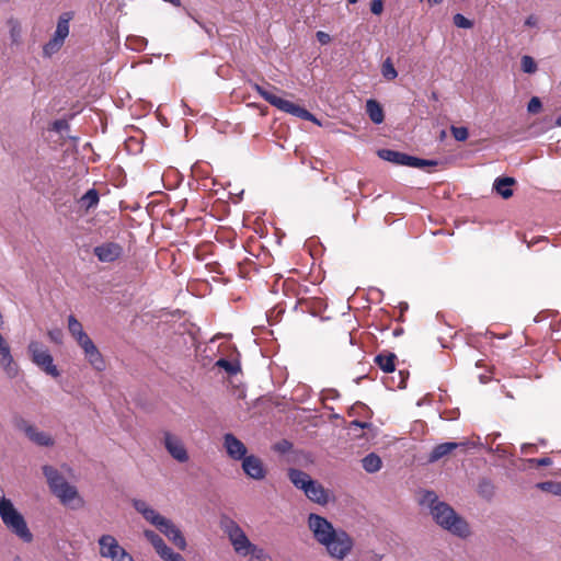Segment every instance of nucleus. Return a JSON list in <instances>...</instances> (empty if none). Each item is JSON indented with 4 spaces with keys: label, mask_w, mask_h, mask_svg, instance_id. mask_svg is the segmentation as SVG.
Listing matches in <instances>:
<instances>
[{
    "label": "nucleus",
    "mask_w": 561,
    "mask_h": 561,
    "mask_svg": "<svg viewBox=\"0 0 561 561\" xmlns=\"http://www.w3.org/2000/svg\"><path fill=\"white\" fill-rule=\"evenodd\" d=\"M308 527L331 558L344 560L351 553L353 538L345 530L335 529L327 518L311 513L308 517Z\"/></svg>",
    "instance_id": "1"
},
{
    "label": "nucleus",
    "mask_w": 561,
    "mask_h": 561,
    "mask_svg": "<svg viewBox=\"0 0 561 561\" xmlns=\"http://www.w3.org/2000/svg\"><path fill=\"white\" fill-rule=\"evenodd\" d=\"M425 497L433 503L431 513L434 520L440 527L460 538H467L470 535L469 524L459 516L451 506L445 502H436L434 492H427Z\"/></svg>",
    "instance_id": "2"
},
{
    "label": "nucleus",
    "mask_w": 561,
    "mask_h": 561,
    "mask_svg": "<svg viewBox=\"0 0 561 561\" xmlns=\"http://www.w3.org/2000/svg\"><path fill=\"white\" fill-rule=\"evenodd\" d=\"M0 517L4 526L24 542L33 540V534L27 527L23 515L14 507L11 500L2 496L0 499Z\"/></svg>",
    "instance_id": "3"
},
{
    "label": "nucleus",
    "mask_w": 561,
    "mask_h": 561,
    "mask_svg": "<svg viewBox=\"0 0 561 561\" xmlns=\"http://www.w3.org/2000/svg\"><path fill=\"white\" fill-rule=\"evenodd\" d=\"M290 482L312 502L325 505L328 503V493L321 483L313 480L307 472L289 468L287 472Z\"/></svg>",
    "instance_id": "4"
},
{
    "label": "nucleus",
    "mask_w": 561,
    "mask_h": 561,
    "mask_svg": "<svg viewBox=\"0 0 561 561\" xmlns=\"http://www.w3.org/2000/svg\"><path fill=\"white\" fill-rule=\"evenodd\" d=\"M254 89L266 102H268L271 105L275 106L279 111L291 114L294 116H297L309 122H313L316 124H320L316 116L305 107H301L280 96H277L276 94L264 89L260 84H254Z\"/></svg>",
    "instance_id": "5"
},
{
    "label": "nucleus",
    "mask_w": 561,
    "mask_h": 561,
    "mask_svg": "<svg viewBox=\"0 0 561 561\" xmlns=\"http://www.w3.org/2000/svg\"><path fill=\"white\" fill-rule=\"evenodd\" d=\"M220 526L238 554L247 557L259 548L249 540L245 533L233 519L224 517Z\"/></svg>",
    "instance_id": "6"
},
{
    "label": "nucleus",
    "mask_w": 561,
    "mask_h": 561,
    "mask_svg": "<svg viewBox=\"0 0 561 561\" xmlns=\"http://www.w3.org/2000/svg\"><path fill=\"white\" fill-rule=\"evenodd\" d=\"M43 473L47 479L51 492L59 497L64 504H69L78 496L77 489L70 485L54 467L44 466Z\"/></svg>",
    "instance_id": "7"
},
{
    "label": "nucleus",
    "mask_w": 561,
    "mask_h": 561,
    "mask_svg": "<svg viewBox=\"0 0 561 561\" xmlns=\"http://www.w3.org/2000/svg\"><path fill=\"white\" fill-rule=\"evenodd\" d=\"M135 510L142 515V517L153 525L165 537L176 527L173 522L160 515L156 510L151 508L145 501L135 500L133 502Z\"/></svg>",
    "instance_id": "8"
},
{
    "label": "nucleus",
    "mask_w": 561,
    "mask_h": 561,
    "mask_svg": "<svg viewBox=\"0 0 561 561\" xmlns=\"http://www.w3.org/2000/svg\"><path fill=\"white\" fill-rule=\"evenodd\" d=\"M135 510L142 515V517L153 525L165 537L176 527L173 522L160 515L156 510L151 508L145 501L135 500L133 502Z\"/></svg>",
    "instance_id": "9"
},
{
    "label": "nucleus",
    "mask_w": 561,
    "mask_h": 561,
    "mask_svg": "<svg viewBox=\"0 0 561 561\" xmlns=\"http://www.w3.org/2000/svg\"><path fill=\"white\" fill-rule=\"evenodd\" d=\"M99 553L102 558L111 561H135L112 535H102L99 540Z\"/></svg>",
    "instance_id": "10"
},
{
    "label": "nucleus",
    "mask_w": 561,
    "mask_h": 561,
    "mask_svg": "<svg viewBox=\"0 0 561 561\" xmlns=\"http://www.w3.org/2000/svg\"><path fill=\"white\" fill-rule=\"evenodd\" d=\"M28 353L32 362L37 365L42 370L51 377H58L59 370L54 365V359L47 347L37 341H32L28 344Z\"/></svg>",
    "instance_id": "11"
},
{
    "label": "nucleus",
    "mask_w": 561,
    "mask_h": 561,
    "mask_svg": "<svg viewBox=\"0 0 561 561\" xmlns=\"http://www.w3.org/2000/svg\"><path fill=\"white\" fill-rule=\"evenodd\" d=\"M14 426L16 430L23 432L31 442L38 446L50 447L55 443L49 434L38 431L36 426L23 417H15Z\"/></svg>",
    "instance_id": "12"
},
{
    "label": "nucleus",
    "mask_w": 561,
    "mask_h": 561,
    "mask_svg": "<svg viewBox=\"0 0 561 561\" xmlns=\"http://www.w3.org/2000/svg\"><path fill=\"white\" fill-rule=\"evenodd\" d=\"M93 254L101 263H115L123 257L124 247L115 241H106L94 247Z\"/></svg>",
    "instance_id": "13"
},
{
    "label": "nucleus",
    "mask_w": 561,
    "mask_h": 561,
    "mask_svg": "<svg viewBox=\"0 0 561 561\" xmlns=\"http://www.w3.org/2000/svg\"><path fill=\"white\" fill-rule=\"evenodd\" d=\"M222 446L228 457L234 461H241L244 457L248 456L247 446L232 433H226L222 436Z\"/></svg>",
    "instance_id": "14"
},
{
    "label": "nucleus",
    "mask_w": 561,
    "mask_h": 561,
    "mask_svg": "<svg viewBox=\"0 0 561 561\" xmlns=\"http://www.w3.org/2000/svg\"><path fill=\"white\" fill-rule=\"evenodd\" d=\"M242 470L251 479L263 480L267 470L262 459L255 455H248L242 460Z\"/></svg>",
    "instance_id": "15"
},
{
    "label": "nucleus",
    "mask_w": 561,
    "mask_h": 561,
    "mask_svg": "<svg viewBox=\"0 0 561 561\" xmlns=\"http://www.w3.org/2000/svg\"><path fill=\"white\" fill-rule=\"evenodd\" d=\"M164 447L179 462H186L188 460V454L183 442L169 432L164 433Z\"/></svg>",
    "instance_id": "16"
},
{
    "label": "nucleus",
    "mask_w": 561,
    "mask_h": 561,
    "mask_svg": "<svg viewBox=\"0 0 561 561\" xmlns=\"http://www.w3.org/2000/svg\"><path fill=\"white\" fill-rule=\"evenodd\" d=\"M83 350L85 358L93 366L94 369L102 371L105 368V362L102 354L91 339L80 345Z\"/></svg>",
    "instance_id": "17"
},
{
    "label": "nucleus",
    "mask_w": 561,
    "mask_h": 561,
    "mask_svg": "<svg viewBox=\"0 0 561 561\" xmlns=\"http://www.w3.org/2000/svg\"><path fill=\"white\" fill-rule=\"evenodd\" d=\"M144 536L152 545L156 552L160 556L161 559L165 558V556L172 550L170 547L167 546L164 540L153 530L146 529L144 531Z\"/></svg>",
    "instance_id": "18"
},
{
    "label": "nucleus",
    "mask_w": 561,
    "mask_h": 561,
    "mask_svg": "<svg viewBox=\"0 0 561 561\" xmlns=\"http://www.w3.org/2000/svg\"><path fill=\"white\" fill-rule=\"evenodd\" d=\"M397 355L394 353L383 351L375 356V364L385 373H392L396 370Z\"/></svg>",
    "instance_id": "19"
},
{
    "label": "nucleus",
    "mask_w": 561,
    "mask_h": 561,
    "mask_svg": "<svg viewBox=\"0 0 561 561\" xmlns=\"http://www.w3.org/2000/svg\"><path fill=\"white\" fill-rule=\"evenodd\" d=\"M516 183L514 178L500 176L494 181L493 188L495 192L507 199L513 196V190L511 188Z\"/></svg>",
    "instance_id": "20"
},
{
    "label": "nucleus",
    "mask_w": 561,
    "mask_h": 561,
    "mask_svg": "<svg viewBox=\"0 0 561 561\" xmlns=\"http://www.w3.org/2000/svg\"><path fill=\"white\" fill-rule=\"evenodd\" d=\"M68 330L79 345L90 339L89 335L84 332L80 321L73 314L68 317Z\"/></svg>",
    "instance_id": "21"
},
{
    "label": "nucleus",
    "mask_w": 561,
    "mask_h": 561,
    "mask_svg": "<svg viewBox=\"0 0 561 561\" xmlns=\"http://www.w3.org/2000/svg\"><path fill=\"white\" fill-rule=\"evenodd\" d=\"M459 444L447 442L436 445L428 456L430 462H435L455 450Z\"/></svg>",
    "instance_id": "22"
},
{
    "label": "nucleus",
    "mask_w": 561,
    "mask_h": 561,
    "mask_svg": "<svg viewBox=\"0 0 561 561\" xmlns=\"http://www.w3.org/2000/svg\"><path fill=\"white\" fill-rule=\"evenodd\" d=\"M378 156L386 161H389L397 165H407L408 153L391 150V149H381L378 151Z\"/></svg>",
    "instance_id": "23"
},
{
    "label": "nucleus",
    "mask_w": 561,
    "mask_h": 561,
    "mask_svg": "<svg viewBox=\"0 0 561 561\" xmlns=\"http://www.w3.org/2000/svg\"><path fill=\"white\" fill-rule=\"evenodd\" d=\"M72 19V14L70 12H66L61 14L57 22V27L54 34V37L65 42L66 37L69 34V22Z\"/></svg>",
    "instance_id": "24"
},
{
    "label": "nucleus",
    "mask_w": 561,
    "mask_h": 561,
    "mask_svg": "<svg viewBox=\"0 0 561 561\" xmlns=\"http://www.w3.org/2000/svg\"><path fill=\"white\" fill-rule=\"evenodd\" d=\"M366 112L375 124H381L385 119L383 110L376 100L370 99L366 102Z\"/></svg>",
    "instance_id": "25"
},
{
    "label": "nucleus",
    "mask_w": 561,
    "mask_h": 561,
    "mask_svg": "<svg viewBox=\"0 0 561 561\" xmlns=\"http://www.w3.org/2000/svg\"><path fill=\"white\" fill-rule=\"evenodd\" d=\"M362 466L365 471L375 473L381 469L382 461L377 454L370 453L362 459Z\"/></svg>",
    "instance_id": "26"
},
{
    "label": "nucleus",
    "mask_w": 561,
    "mask_h": 561,
    "mask_svg": "<svg viewBox=\"0 0 561 561\" xmlns=\"http://www.w3.org/2000/svg\"><path fill=\"white\" fill-rule=\"evenodd\" d=\"M100 195L95 188H90L84 195L81 196L79 203L82 208L89 210L99 204Z\"/></svg>",
    "instance_id": "27"
},
{
    "label": "nucleus",
    "mask_w": 561,
    "mask_h": 561,
    "mask_svg": "<svg viewBox=\"0 0 561 561\" xmlns=\"http://www.w3.org/2000/svg\"><path fill=\"white\" fill-rule=\"evenodd\" d=\"M215 365L226 370L229 375H237L241 370L240 363L238 360L219 358Z\"/></svg>",
    "instance_id": "28"
},
{
    "label": "nucleus",
    "mask_w": 561,
    "mask_h": 561,
    "mask_svg": "<svg viewBox=\"0 0 561 561\" xmlns=\"http://www.w3.org/2000/svg\"><path fill=\"white\" fill-rule=\"evenodd\" d=\"M167 538L179 549V550H185L186 549V540L182 534V531L175 527L171 533L170 536H167Z\"/></svg>",
    "instance_id": "29"
},
{
    "label": "nucleus",
    "mask_w": 561,
    "mask_h": 561,
    "mask_svg": "<svg viewBox=\"0 0 561 561\" xmlns=\"http://www.w3.org/2000/svg\"><path fill=\"white\" fill-rule=\"evenodd\" d=\"M167 538L179 549V550H185L186 549V540L182 534V531L175 527L171 533L170 536H167Z\"/></svg>",
    "instance_id": "30"
},
{
    "label": "nucleus",
    "mask_w": 561,
    "mask_h": 561,
    "mask_svg": "<svg viewBox=\"0 0 561 561\" xmlns=\"http://www.w3.org/2000/svg\"><path fill=\"white\" fill-rule=\"evenodd\" d=\"M435 165H437V161H435V160L421 159V158L413 157L410 154L408 156L407 167L422 169L425 167H435Z\"/></svg>",
    "instance_id": "31"
},
{
    "label": "nucleus",
    "mask_w": 561,
    "mask_h": 561,
    "mask_svg": "<svg viewBox=\"0 0 561 561\" xmlns=\"http://www.w3.org/2000/svg\"><path fill=\"white\" fill-rule=\"evenodd\" d=\"M381 73L386 80H394L398 76V72L391 61L390 58H387L381 66Z\"/></svg>",
    "instance_id": "32"
},
{
    "label": "nucleus",
    "mask_w": 561,
    "mask_h": 561,
    "mask_svg": "<svg viewBox=\"0 0 561 561\" xmlns=\"http://www.w3.org/2000/svg\"><path fill=\"white\" fill-rule=\"evenodd\" d=\"M62 45H64V42H61L53 36V38L44 45L43 53L45 56L50 57L53 54L57 53L61 48Z\"/></svg>",
    "instance_id": "33"
},
{
    "label": "nucleus",
    "mask_w": 561,
    "mask_h": 561,
    "mask_svg": "<svg viewBox=\"0 0 561 561\" xmlns=\"http://www.w3.org/2000/svg\"><path fill=\"white\" fill-rule=\"evenodd\" d=\"M522 70L526 73H534L537 70V64L530 56H523L520 60Z\"/></svg>",
    "instance_id": "34"
},
{
    "label": "nucleus",
    "mask_w": 561,
    "mask_h": 561,
    "mask_svg": "<svg viewBox=\"0 0 561 561\" xmlns=\"http://www.w3.org/2000/svg\"><path fill=\"white\" fill-rule=\"evenodd\" d=\"M537 486L542 491L550 492L556 495H561V483L548 481L538 483Z\"/></svg>",
    "instance_id": "35"
},
{
    "label": "nucleus",
    "mask_w": 561,
    "mask_h": 561,
    "mask_svg": "<svg viewBox=\"0 0 561 561\" xmlns=\"http://www.w3.org/2000/svg\"><path fill=\"white\" fill-rule=\"evenodd\" d=\"M453 21L454 24L460 28H471L473 26L472 21L460 13L455 14Z\"/></svg>",
    "instance_id": "36"
},
{
    "label": "nucleus",
    "mask_w": 561,
    "mask_h": 561,
    "mask_svg": "<svg viewBox=\"0 0 561 561\" xmlns=\"http://www.w3.org/2000/svg\"><path fill=\"white\" fill-rule=\"evenodd\" d=\"M451 134H453L454 138L458 141H465V140H467V138L469 136L468 128H466V127L453 126Z\"/></svg>",
    "instance_id": "37"
},
{
    "label": "nucleus",
    "mask_w": 561,
    "mask_h": 561,
    "mask_svg": "<svg viewBox=\"0 0 561 561\" xmlns=\"http://www.w3.org/2000/svg\"><path fill=\"white\" fill-rule=\"evenodd\" d=\"M250 561H272L271 556H268L262 548H257L255 551L251 552Z\"/></svg>",
    "instance_id": "38"
},
{
    "label": "nucleus",
    "mask_w": 561,
    "mask_h": 561,
    "mask_svg": "<svg viewBox=\"0 0 561 561\" xmlns=\"http://www.w3.org/2000/svg\"><path fill=\"white\" fill-rule=\"evenodd\" d=\"M542 104L538 96H533L527 105V111L530 114H537L541 111Z\"/></svg>",
    "instance_id": "39"
},
{
    "label": "nucleus",
    "mask_w": 561,
    "mask_h": 561,
    "mask_svg": "<svg viewBox=\"0 0 561 561\" xmlns=\"http://www.w3.org/2000/svg\"><path fill=\"white\" fill-rule=\"evenodd\" d=\"M47 335L50 339V341L54 342L55 344L60 345L62 343L64 333H62L61 329L49 330L47 332Z\"/></svg>",
    "instance_id": "40"
},
{
    "label": "nucleus",
    "mask_w": 561,
    "mask_h": 561,
    "mask_svg": "<svg viewBox=\"0 0 561 561\" xmlns=\"http://www.w3.org/2000/svg\"><path fill=\"white\" fill-rule=\"evenodd\" d=\"M70 128V125L69 123L66 121V119H56L53 124H51V130L54 131H57V133H62L65 130H69Z\"/></svg>",
    "instance_id": "41"
},
{
    "label": "nucleus",
    "mask_w": 561,
    "mask_h": 561,
    "mask_svg": "<svg viewBox=\"0 0 561 561\" xmlns=\"http://www.w3.org/2000/svg\"><path fill=\"white\" fill-rule=\"evenodd\" d=\"M370 11L376 15H380L383 11V1L382 0H371L370 2Z\"/></svg>",
    "instance_id": "42"
},
{
    "label": "nucleus",
    "mask_w": 561,
    "mask_h": 561,
    "mask_svg": "<svg viewBox=\"0 0 561 561\" xmlns=\"http://www.w3.org/2000/svg\"><path fill=\"white\" fill-rule=\"evenodd\" d=\"M528 461L533 465H536L537 467H547L552 463V460L549 457L529 459Z\"/></svg>",
    "instance_id": "43"
},
{
    "label": "nucleus",
    "mask_w": 561,
    "mask_h": 561,
    "mask_svg": "<svg viewBox=\"0 0 561 561\" xmlns=\"http://www.w3.org/2000/svg\"><path fill=\"white\" fill-rule=\"evenodd\" d=\"M316 36H317L318 42L321 45H327L331 41V36L328 33L323 32V31H318Z\"/></svg>",
    "instance_id": "44"
},
{
    "label": "nucleus",
    "mask_w": 561,
    "mask_h": 561,
    "mask_svg": "<svg viewBox=\"0 0 561 561\" xmlns=\"http://www.w3.org/2000/svg\"><path fill=\"white\" fill-rule=\"evenodd\" d=\"M492 484L488 481H483L479 484V492L481 494H491L492 493Z\"/></svg>",
    "instance_id": "45"
},
{
    "label": "nucleus",
    "mask_w": 561,
    "mask_h": 561,
    "mask_svg": "<svg viewBox=\"0 0 561 561\" xmlns=\"http://www.w3.org/2000/svg\"><path fill=\"white\" fill-rule=\"evenodd\" d=\"M164 561H186L180 553L174 552L171 550L165 558H163Z\"/></svg>",
    "instance_id": "46"
},
{
    "label": "nucleus",
    "mask_w": 561,
    "mask_h": 561,
    "mask_svg": "<svg viewBox=\"0 0 561 561\" xmlns=\"http://www.w3.org/2000/svg\"><path fill=\"white\" fill-rule=\"evenodd\" d=\"M371 424L370 423H367V422H360V421H357V420H354L350 423V428H367V427H370Z\"/></svg>",
    "instance_id": "47"
},
{
    "label": "nucleus",
    "mask_w": 561,
    "mask_h": 561,
    "mask_svg": "<svg viewBox=\"0 0 561 561\" xmlns=\"http://www.w3.org/2000/svg\"><path fill=\"white\" fill-rule=\"evenodd\" d=\"M399 375H400V377H401V380H400V382H399L398 387H399V388H405V382H407V379H408V377H409V371H407V370H400V371H399Z\"/></svg>",
    "instance_id": "48"
},
{
    "label": "nucleus",
    "mask_w": 561,
    "mask_h": 561,
    "mask_svg": "<svg viewBox=\"0 0 561 561\" xmlns=\"http://www.w3.org/2000/svg\"><path fill=\"white\" fill-rule=\"evenodd\" d=\"M542 240H545V238H542V237L533 239L531 241L527 242V247L531 248L534 244H536V243H538V242H540Z\"/></svg>",
    "instance_id": "49"
},
{
    "label": "nucleus",
    "mask_w": 561,
    "mask_h": 561,
    "mask_svg": "<svg viewBox=\"0 0 561 561\" xmlns=\"http://www.w3.org/2000/svg\"><path fill=\"white\" fill-rule=\"evenodd\" d=\"M402 333H403V328H401V327L396 328V329L393 330V332H392L393 336H399V335H401Z\"/></svg>",
    "instance_id": "50"
},
{
    "label": "nucleus",
    "mask_w": 561,
    "mask_h": 561,
    "mask_svg": "<svg viewBox=\"0 0 561 561\" xmlns=\"http://www.w3.org/2000/svg\"><path fill=\"white\" fill-rule=\"evenodd\" d=\"M528 449L533 450V449H535V446L534 445H524L522 447V451L525 453V454L528 453Z\"/></svg>",
    "instance_id": "51"
},
{
    "label": "nucleus",
    "mask_w": 561,
    "mask_h": 561,
    "mask_svg": "<svg viewBox=\"0 0 561 561\" xmlns=\"http://www.w3.org/2000/svg\"><path fill=\"white\" fill-rule=\"evenodd\" d=\"M535 24V21H534V18L533 16H529L527 20H526V25H534Z\"/></svg>",
    "instance_id": "52"
},
{
    "label": "nucleus",
    "mask_w": 561,
    "mask_h": 561,
    "mask_svg": "<svg viewBox=\"0 0 561 561\" xmlns=\"http://www.w3.org/2000/svg\"><path fill=\"white\" fill-rule=\"evenodd\" d=\"M430 4H439L443 0H427Z\"/></svg>",
    "instance_id": "53"
},
{
    "label": "nucleus",
    "mask_w": 561,
    "mask_h": 561,
    "mask_svg": "<svg viewBox=\"0 0 561 561\" xmlns=\"http://www.w3.org/2000/svg\"><path fill=\"white\" fill-rule=\"evenodd\" d=\"M556 124H557V126H560V127H561V116H559V117L557 118Z\"/></svg>",
    "instance_id": "54"
},
{
    "label": "nucleus",
    "mask_w": 561,
    "mask_h": 561,
    "mask_svg": "<svg viewBox=\"0 0 561 561\" xmlns=\"http://www.w3.org/2000/svg\"><path fill=\"white\" fill-rule=\"evenodd\" d=\"M358 0H347L350 4H355Z\"/></svg>",
    "instance_id": "55"
}]
</instances>
